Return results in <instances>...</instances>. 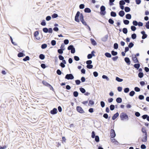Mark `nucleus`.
Here are the masks:
<instances>
[{"label": "nucleus", "mask_w": 149, "mask_h": 149, "mask_svg": "<svg viewBox=\"0 0 149 149\" xmlns=\"http://www.w3.org/2000/svg\"><path fill=\"white\" fill-rule=\"evenodd\" d=\"M125 11L126 12H128L130 11V8L128 7H125L124 8Z\"/></svg>", "instance_id": "obj_22"}, {"label": "nucleus", "mask_w": 149, "mask_h": 149, "mask_svg": "<svg viewBox=\"0 0 149 149\" xmlns=\"http://www.w3.org/2000/svg\"><path fill=\"white\" fill-rule=\"evenodd\" d=\"M135 94V92L134 91H130L129 93V95L131 97L133 96Z\"/></svg>", "instance_id": "obj_34"}, {"label": "nucleus", "mask_w": 149, "mask_h": 149, "mask_svg": "<svg viewBox=\"0 0 149 149\" xmlns=\"http://www.w3.org/2000/svg\"><path fill=\"white\" fill-rule=\"evenodd\" d=\"M57 110L56 108H54L52 110L50 111V113L52 114H55L57 113Z\"/></svg>", "instance_id": "obj_11"}, {"label": "nucleus", "mask_w": 149, "mask_h": 149, "mask_svg": "<svg viewBox=\"0 0 149 149\" xmlns=\"http://www.w3.org/2000/svg\"><path fill=\"white\" fill-rule=\"evenodd\" d=\"M106 8L104 6H102L100 8V14L102 15H104L106 13L105 11Z\"/></svg>", "instance_id": "obj_2"}, {"label": "nucleus", "mask_w": 149, "mask_h": 149, "mask_svg": "<svg viewBox=\"0 0 149 149\" xmlns=\"http://www.w3.org/2000/svg\"><path fill=\"white\" fill-rule=\"evenodd\" d=\"M116 101L117 103H120L122 102V99L121 98L119 97L116 98Z\"/></svg>", "instance_id": "obj_23"}, {"label": "nucleus", "mask_w": 149, "mask_h": 149, "mask_svg": "<svg viewBox=\"0 0 149 149\" xmlns=\"http://www.w3.org/2000/svg\"><path fill=\"white\" fill-rule=\"evenodd\" d=\"M102 78L103 79H106L108 81L109 80V79L108 77L105 75H102Z\"/></svg>", "instance_id": "obj_57"}, {"label": "nucleus", "mask_w": 149, "mask_h": 149, "mask_svg": "<svg viewBox=\"0 0 149 149\" xmlns=\"http://www.w3.org/2000/svg\"><path fill=\"white\" fill-rule=\"evenodd\" d=\"M63 50H64V49H59L58 50V52L59 54H62L63 53Z\"/></svg>", "instance_id": "obj_38"}, {"label": "nucleus", "mask_w": 149, "mask_h": 149, "mask_svg": "<svg viewBox=\"0 0 149 149\" xmlns=\"http://www.w3.org/2000/svg\"><path fill=\"white\" fill-rule=\"evenodd\" d=\"M58 17V15L56 13H54L52 15V17L53 18H55Z\"/></svg>", "instance_id": "obj_56"}, {"label": "nucleus", "mask_w": 149, "mask_h": 149, "mask_svg": "<svg viewBox=\"0 0 149 149\" xmlns=\"http://www.w3.org/2000/svg\"><path fill=\"white\" fill-rule=\"evenodd\" d=\"M110 133V135L111 138H113L115 137L116 134L114 130L112 129L111 130Z\"/></svg>", "instance_id": "obj_7"}, {"label": "nucleus", "mask_w": 149, "mask_h": 149, "mask_svg": "<svg viewBox=\"0 0 149 149\" xmlns=\"http://www.w3.org/2000/svg\"><path fill=\"white\" fill-rule=\"evenodd\" d=\"M77 110L79 112L82 113H84V111L82 109V108L80 106H77L76 108Z\"/></svg>", "instance_id": "obj_6"}, {"label": "nucleus", "mask_w": 149, "mask_h": 149, "mask_svg": "<svg viewBox=\"0 0 149 149\" xmlns=\"http://www.w3.org/2000/svg\"><path fill=\"white\" fill-rule=\"evenodd\" d=\"M95 141L96 142H98L99 141H100L99 137L98 136H97V135L95 137Z\"/></svg>", "instance_id": "obj_29"}, {"label": "nucleus", "mask_w": 149, "mask_h": 149, "mask_svg": "<svg viewBox=\"0 0 149 149\" xmlns=\"http://www.w3.org/2000/svg\"><path fill=\"white\" fill-rule=\"evenodd\" d=\"M119 114L118 112L114 114L112 117V119L113 120H115L118 116Z\"/></svg>", "instance_id": "obj_14"}, {"label": "nucleus", "mask_w": 149, "mask_h": 149, "mask_svg": "<svg viewBox=\"0 0 149 149\" xmlns=\"http://www.w3.org/2000/svg\"><path fill=\"white\" fill-rule=\"evenodd\" d=\"M115 0H109V4L110 6H112L113 4V2H114Z\"/></svg>", "instance_id": "obj_60"}, {"label": "nucleus", "mask_w": 149, "mask_h": 149, "mask_svg": "<svg viewBox=\"0 0 149 149\" xmlns=\"http://www.w3.org/2000/svg\"><path fill=\"white\" fill-rule=\"evenodd\" d=\"M141 131L143 133H145V134H146V133H147L145 128L144 127H142V128Z\"/></svg>", "instance_id": "obj_59"}, {"label": "nucleus", "mask_w": 149, "mask_h": 149, "mask_svg": "<svg viewBox=\"0 0 149 149\" xmlns=\"http://www.w3.org/2000/svg\"><path fill=\"white\" fill-rule=\"evenodd\" d=\"M109 36L108 35H105L104 37L102 38V40L103 42H106L108 39Z\"/></svg>", "instance_id": "obj_13"}, {"label": "nucleus", "mask_w": 149, "mask_h": 149, "mask_svg": "<svg viewBox=\"0 0 149 149\" xmlns=\"http://www.w3.org/2000/svg\"><path fill=\"white\" fill-rule=\"evenodd\" d=\"M131 37L133 39H136V34L135 33L132 34L131 35Z\"/></svg>", "instance_id": "obj_44"}, {"label": "nucleus", "mask_w": 149, "mask_h": 149, "mask_svg": "<svg viewBox=\"0 0 149 149\" xmlns=\"http://www.w3.org/2000/svg\"><path fill=\"white\" fill-rule=\"evenodd\" d=\"M138 76L140 78H142L143 76V74L142 72H139L138 74Z\"/></svg>", "instance_id": "obj_33"}, {"label": "nucleus", "mask_w": 149, "mask_h": 149, "mask_svg": "<svg viewBox=\"0 0 149 149\" xmlns=\"http://www.w3.org/2000/svg\"><path fill=\"white\" fill-rule=\"evenodd\" d=\"M74 47V46L73 45H70V46H69L68 47V50H71H71H72L73 49V48Z\"/></svg>", "instance_id": "obj_42"}, {"label": "nucleus", "mask_w": 149, "mask_h": 149, "mask_svg": "<svg viewBox=\"0 0 149 149\" xmlns=\"http://www.w3.org/2000/svg\"><path fill=\"white\" fill-rule=\"evenodd\" d=\"M40 24L43 26H45L46 25V23L45 20H43L41 22Z\"/></svg>", "instance_id": "obj_45"}, {"label": "nucleus", "mask_w": 149, "mask_h": 149, "mask_svg": "<svg viewBox=\"0 0 149 149\" xmlns=\"http://www.w3.org/2000/svg\"><path fill=\"white\" fill-rule=\"evenodd\" d=\"M132 60L134 61V63H139V61L136 58L135 56H134L133 55H132Z\"/></svg>", "instance_id": "obj_9"}, {"label": "nucleus", "mask_w": 149, "mask_h": 149, "mask_svg": "<svg viewBox=\"0 0 149 149\" xmlns=\"http://www.w3.org/2000/svg\"><path fill=\"white\" fill-rule=\"evenodd\" d=\"M118 45L117 43H115L113 45V48L115 49H117L118 48Z\"/></svg>", "instance_id": "obj_48"}, {"label": "nucleus", "mask_w": 149, "mask_h": 149, "mask_svg": "<svg viewBox=\"0 0 149 149\" xmlns=\"http://www.w3.org/2000/svg\"><path fill=\"white\" fill-rule=\"evenodd\" d=\"M131 29L132 31H134L136 30V28L135 26H131Z\"/></svg>", "instance_id": "obj_49"}, {"label": "nucleus", "mask_w": 149, "mask_h": 149, "mask_svg": "<svg viewBox=\"0 0 149 149\" xmlns=\"http://www.w3.org/2000/svg\"><path fill=\"white\" fill-rule=\"evenodd\" d=\"M75 82L76 84L77 85H79L81 83L79 79L76 80Z\"/></svg>", "instance_id": "obj_63"}, {"label": "nucleus", "mask_w": 149, "mask_h": 149, "mask_svg": "<svg viewBox=\"0 0 149 149\" xmlns=\"http://www.w3.org/2000/svg\"><path fill=\"white\" fill-rule=\"evenodd\" d=\"M111 54L114 56L118 54V53L117 52L115 51L114 50H112L111 51Z\"/></svg>", "instance_id": "obj_31"}, {"label": "nucleus", "mask_w": 149, "mask_h": 149, "mask_svg": "<svg viewBox=\"0 0 149 149\" xmlns=\"http://www.w3.org/2000/svg\"><path fill=\"white\" fill-rule=\"evenodd\" d=\"M110 15L111 17H115L116 16V13L114 11H111L110 13Z\"/></svg>", "instance_id": "obj_20"}, {"label": "nucleus", "mask_w": 149, "mask_h": 149, "mask_svg": "<svg viewBox=\"0 0 149 149\" xmlns=\"http://www.w3.org/2000/svg\"><path fill=\"white\" fill-rule=\"evenodd\" d=\"M74 47V46L73 45H70V46H69L68 47V50H71H71H72L73 49V48Z\"/></svg>", "instance_id": "obj_41"}, {"label": "nucleus", "mask_w": 149, "mask_h": 149, "mask_svg": "<svg viewBox=\"0 0 149 149\" xmlns=\"http://www.w3.org/2000/svg\"><path fill=\"white\" fill-rule=\"evenodd\" d=\"M85 12L86 13H90L91 12V10L89 8H85L84 10Z\"/></svg>", "instance_id": "obj_17"}, {"label": "nucleus", "mask_w": 149, "mask_h": 149, "mask_svg": "<svg viewBox=\"0 0 149 149\" xmlns=\"http://www.w3.org/2000/svg\"><path fill=\"white\" fill-rule=\"evenodd\" d=\"M144 97V96L143 95H140L138 97L139 99L140 100H143Z\"/></svg>", "instance_id": "obj_58"}, {"label": "nucleus", "mask_w": 149, "mask_h": 149, "mask_svg": "<svg viewBox=\"0 0 149 149\" xmlns=\"http://www.w3.org/2000/svg\"><path fill=\"white\" fill-rule=\"evenodd\" d=\"M135 91L137 92H139L140 91V89L137 87H136L134 88Z\"/></svg>", "instance_id": "obj_51"}, {"label": "nucleus", "mask_w": 149, "mask_h": 149, "mask_svg": "<svg viewBox=\"0 0 149 149\" xmlns=\"http://www.w3.org/2000/svg\"><path fill=\"white\" fill-rule=\"evenodd\" d=\"M29 60V57L28 56H26L25 58L23 59V60L24 61H26Z\"/></svg>", "instance_id": "obj_46"}, {"label": "nucleus", "mask_w": 149, "mask_h": 149, "mask_svg": "<svg viewBox=\"0 0 149 149\" xmlns=\"http://www.w3.org/2000/svg\"><path fill=\"white\" fill-rule=\"evenodd\" d=\"M25 56L24 54L22 52H19L17 54V56L19 57H22Z\"/></svg>", "instance_id": "obj_24"}, {"label": "nucleus", "mask_w": 149, "mask_h": 149, "mask_svg": "<svg viewBox=\"0 0 149 149\" xmlns=\"http://www.w3.org/2000/svg\"><path fill=\"white\" fill-rule=\"evenodd\" d=\"M39 58L41 60H43L45 58V56L42 54H41L39 55Z\"/></svg>", "instance_id": "obj_27"}, {"label": "nucleus", "mask_w": 149, "mask_h": 149, "mask_svg": "<svg viewBox=\"0 0 149 149\" xmlns=\"http://www.w3.org/2000/svg\"><path fill=\"white\" fill-rule=\"evenodd\" d=\"M140 66V64L139 63L135 64L134 65V67L137 69H138Z\"/></svg>", "instance_id": "obj_19"}, {"label": "nucleus", "mask_w": 149, "mask_h": 149, "mask_svg": "<svg viewBox=\"0 0 149 149\" xmlns=\"http://www.w3.org/2000/svg\"><path fill=\"white\" fill-rule=\"evenodd\" d=\"M39 34V33L38 31H35L34 32V37H36V39L38 40H39L40 39V38L39 37L37 38H36L38 35Z\"/></svg>", "instance_id": "obj_16"}, {"label": "nucleus", "mask_w": 149, "mask_h": 149, "mask_svg": "<svg viewBox=\"0 0 149 149\" xmlns=\"http://www.w3.org/2000/svg\"><path fill=\"white\" fill-rule=\"evenodd\" d=\"M138 22L136 20L133 21L132 22V24L134 26H137L138 25Z\"/></svg>", "instance_id": "obj_47"}, {"label": "nucleus", "mask_w": 149, "mask_h": 149, "mask_svg": "<svg viewBox=\"0 0 149 149\" xmlns=\"http://www.w3.org/2000/svg\"><path fill=\"white\" fill-rule=\"evenodd\" d=\"M81 21H82L84 20V16L83 15V14L82 13L80 14V16L79 17Z\"/></svg>", "instance_id": "obj_36"}, {"label": "nucleus", "mask_w": 149, "mask_h": 149, "mask_svg": "<svg viewBox=\"0 0 149 149\" xmlns=\"http://www.w3.org/2000/svg\"><path fill=\"white\" fill-rule=\"evenodd\" d=\"M145 26L147 29H149V21L146 23Z\"/></svg>", "instance_id": "obj_64"}, {"label": "nucleus", "mask_w": 149, "mask_h": 149, "mask_svg": "<svg viewBox=\"0 0 149 149\" xmlns=\"http://www.w3.org/2000/svg\"><path fill=\"white\" fill-rule=\"evenodd\" d=\"M47 47V45L46 44H42L41 46V47L42 49H45Z\"/></svg>", "instance_id": "obj_40"}, {"label": "nucleus", "mask_w": 149, "mask_h": 149, "mask_svg": "<svg viewBox=\"0 0 149 149\" xmlns=\"http://www.w3.org/2000/svg\"><path fill=\"white\" fill-rule=\"evenodd\" d=\"M119 5H124L125 3V2L123 0H121L119 1Z\"/></svg>", "instance_id": "obj_30"}, {"label": "nucleus", "mask_w": 149, "mask_h": 149, "mask_svg": "<svg viewBox=\"0 0 149 149\" xmlns=\"http://www.w3.org/2000/svg\"><path fill=\"white\" fill-rule=\"evenodd\" d=\"M104 55L106 56L108 58H111V54L109 53L106 52L105 53Z\"/></svg>", "instance_id": "obj_25"}, {"label": "nucleus", "mask_w": 149, "mask_h": 149, "mask_svg": "<svg viewBox=\"0 0 149 149\" xmlns=\"http://www.w3.org/2000/svg\"><path fill=\"white\" fill-rule=\"evenodd\" d=\"M100 105L102 108L104 107L105 105V104L104 102L102 101H101L100 102Z\"/></svg>", "instance_id": "obj_54"}, {"label": "nucleus", "mask_w": 149, "mask_h": 149, "mask_svg": "<svg viewBox=\"0 0 149 149\" xmlns=\"http://www.w3.org/2000/svg\"><path fill=\"white\" fill-rule=\"evenodd\" d=\"M91 43L93 45L95 46L97 45V43L94 39L92 38H91Z\"/></svg>", "instance_id": "obj_18"}, {"label": "nucleus", "mask_w": 149, "mask_h": 149, "mask_svg": "<svg viewBox=\"0 0 149 149\" xmlns=\"http://www.w3.org/2000/svg\"><path fill=\"white\" fill-rule=\"evenodd\" d=\"M125 25H128L129 24L130 22L128 20H124L123 21Z\"/></svg>", "instance_id": "obj_37"}, {"label": "nucleus", "mask_w": 149, "mask_h": 149, "mask_svg": "<svg viewBox=\"0 0 149 149\" xmlns=\"http://www.w3.org/2000/svg\"><path fill=\"white\" fill-rule=\"evenodd\" d=\"M142 118L143 119H146L147 120L149 121V116L147 114H145L142 116Z\"/></svg>", "instance_id": "obj_12"}, {"label": "nucleus", "mask_w": 149, "mask_h": 149, "mask_svg": "<svg viewBox=\"0 0 149 149\" xmlns=\"http://www.w3.org/2000/svg\"><path fill=\"white\" fill-rule=\"evenodd\" d=\"M58 58L60 60L63 61L64 59V57L61 55H59L58 56Z\"/></svg>", "instance_id": "obj_61"}, {"label": "nucleus", "mask_w": 149, "mask_h": 149, "mask_svg": "<svg viewBox=\"0 0 149 149\" xmlns=\"http://www.w3.org/2000/svg\"><path fill=\"white\" fill-rule=\"evenodd\" d=\"M108 22L111 24H113L114 22V21L111 18H110L109 19Z\"/></svg>", "instance_id": "obj_43"}, {"label": "nucleus", "mask_w": 149, "mask_h": 149, "mask_svg": "<svg viewBox=\"0 0 149 149\" xmlns=\"http://www.w3.org/2000/svg\"><path fill=\"white\" fill-rule=\"evenodd\" d=\"M80 15V12L79 11H78L75 16L74 19L76 22H79V16Z\"/></svg>", "instance_id": "obj_5"}, {"label": "nucleus", "mask_w": 149, "mask_h": 149, "mask_svg": "<svg viewBox=\"0 0 149 149\" xmlns=\"http://www.w3.org/2000/svg\"><path fill=\"white\" fill-rule=\"evenodd\" d=\"M42 31L46 33L48 32L50 33H52L53 32V30L51 28H49L48 29L46 27H45L43 28Z\"/></svg>", "instance_id": "obj_3"}, {"label": "nucleus", "mask_w": 149, "mask_h": 149, "mask_svg": "<svg viewBox=\"0 0 149 149\" xmlns=\"http://www.w3.org/2000/svg\"><path fill=\"white\" fill-rule=\"evenodd\" d=\"M125 13L123 10H120L118 13L119 15L121 17H123L125 15Z\"/></svg>", "instance_id": "obj_15"}, {"label": "nucleus", "mask_w": 149, "mask_h": 149, "mask_svg": "<svg viewBox=\"0 0 149 149\" xmlns=\"http://www.w3.org/2000/svg\"><path fill=\"white\" fill-rule=\"evenodd\" d=\"M123 32L124 34H126L128 32V30L127 28H124L123 29Z\"/></svg>", "instance_id": "obj_28"}, {"label": "nucleus", "mask_w": 149, "mask_h": 149, "mask_svg": "<svg viewBox=\"0 0 149 149\" xmlns=\"http://www.w3.org/2000/svg\"><path fill=\"white\" fill-rule=\"evenodd\" d=\"M56 42L55 40H53L51 42V44L52 46H54L56 45Z\"/></svg>", "instance_id": "obj_52"}, {"label": "nucleus", "mask_w": 149, "mask_h": 149, "mask_svg": "<svg viewBox=\"0 0 149 149\" xmlns=\"http://www.w3.org/2000/svg\"><path fill=\"white\" fill-rule=\"evenodd\" d=\"M79 90L80 91L83 93H84L86 92L85 89L83 88H79Z\"/></svg>", "instance_id": "obj_32"}, {"label": "nucleus", "mask_w": 149, "mask_h": 149, "mask_svg": "<svg viewBox=\"0 0 149 149\" xmlns=\"http://www.w3.org/2000/svg\"><path fill=\"white\" fill-rule=\"evenodd\" d=\"M74 77L72 74H67L65 77V79L68 80L72 79H74Z\"/></svg>", "instance_id": "obj_4"}, {"label": "nucleus", "mask_w": 149, "mask_h": 149, "mask_svg": "<svg viewBox=\"0 0 149 149\" xmlns=\"http://www.w3.org/2000/svg\"><path fill=\"white\" fill-rule=\"evenodd\" d=\"M93 65H92L90 64V65H87L86 66V67L89 69H92L93 68Z\"/></svg>", "instance_id": "obj_62"}, {"label": "nucleus", "mask_w": 149, "mask_h": 149, "mask_svg": "<svg viewBox=\"0 0 149 149\" xmlns=\"http://www.w3.org/2000/svg\"><path fill=\"white\" fill-rule=\"evenodd\" d=\"M116 80L119 82H121L123 80V79L119 78L118 77H116Z\"/></svg>", "instance_id": "obj_26"}, {"label": "nucleus", "mask_w": 149, "mask_h": 149, "mask_svg": "<svg viewBox=\"0 0 149 149\" xmlns=\"http://www.w3.org/2000/svg\"><path fill=\"white\" fill-rule=\"evenodd\" d=\"M147 140V134L146 133L145 134V136L142 139V141L143 142H146Z\"/></svg>", "instance_id": "obj_10"}, {"label": "nucleus", "mask_w": 149, "mask_h": 149, "mask_svg": "<svg viewBox=\"0 0 149 149\" xmlns=\"http://www.w3.org/2000/svg\"><path fill=\"white\" fill-rule=\"evenodd\" d=\"M110 109L111 110L113 111L115 109V106L113 104H111L110 106Z\"/></svg>", "instance_id": "obj_39"}, {"label": "nucleus", "mask_w": 149, "mask_h": 149, "mask_svg": "<svg viewBox=\"0 0 149 149\" xmlns=\"http://www.w3.org/2000/svg\"><path fill=\"white\" fill-rule=\"evenodd\" d=\"M131 15L130 14H127L125 15L126 18L128 19H130L131 18Z\"/></svg>", "instance_id": "obj_21"}, {"label": "nucleus", "mask_w": 149, "mask_h": 149, "mask_svg": "<svg viewBox=\"0 0 149 149\" xmlns=\"http://www.w3.org/2000/svg\"><path fill=\"white\" fill-rule=\"evenodd\" d=\"M120 117L121 120H127L129 119L128 115L124 112H122L120 114Z\"/></svg>", "instance_id": "obj_1"}, {"label": "nucleus", "mask_w": 149, "mask_h": 149, "mask_svg": "<svg viewBox=\"0 0 149 149\" xmlns=\"http://www.w3.org/2000/svg\"><path fill=\"white\" fill-rule=\"evenodd\" d=\"M134 45V44L132 42H130L128 45V47L131 48H132Z\"/></svg>", "instance_id": "obj_55"}, {"label": "nucleus", "mask_w": 149, "mask_h": 149, "mask_svg": "<svg viewBox=\"0 0 149 149\" xmlns=\"http://www.w3.org/2000/svg\"><path fill=\"white\" fill-rule=\"evenodd\" d=\"M78 93L77 91H75L73 93V96L75 97H77L78 95Z\"/></svg>", "instance_id": "obj_35"}, {"label": "nucleus", "mask_w": 149, "mask_h": 149, "mask_svg": "<svg viewBox=\"0 0 149 149\" xmlns=\"http://www.w3.org/2000/svg\"><path fill=\"white\" fill-rule=\"evenodd\" d=\"M124 92L125 93H128L130 90V89L128 88H126L124 89Z\"/></svg>", "instance_id": "obj_53"}, {"label": "nucleus", "mask_w": 149, "mask_h": 149, "mask_svg": "<svg viewBox=\"0 0 149 149\" xmlns=\"http://www.w3.org/2000/svg\"><path fill=\"white\" fill-rule=\"evenodd\" d=\"M42 82L43 84L44 85L47 86V87H48L49 86V85H50V84L49 83H48L46 81H43Z\"/></svg>", "instance_id": "obj_50"}, {"label": "nucleus", "mask_w": 149, "mask_h": 149, "mask_svg": "<svg viewBox=\"0 0 149 149\" xmlns=\"http://www.w3.org/2000/svg\"><path fill=\"white\" fill-rule=\"evenodd\" d=\"M125 62L128 65H130L131 61L130 58L127 57H125L124 59Z\"/></svg>", "instance_id": "obj_8"}]
</instances>
